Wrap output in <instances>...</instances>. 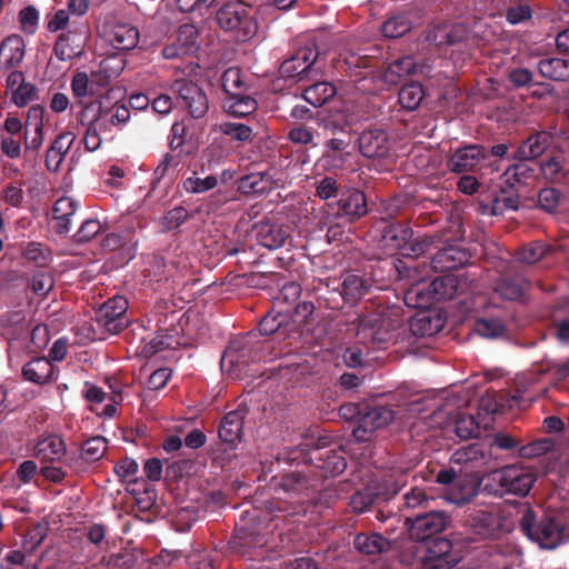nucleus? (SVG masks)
<instances>
[{
	"instance_id": "nucleus-54",
	"label": "nucleus",
	"mask_w": 569,
	"mask_h": 569,
	"mask_svg": "<svg viewBox=\"0 0 569 569\" xmlns=\"http://www.w3.org/2000/svg\"><path fill=\"white\" fill-rule=\"evenodd\" d=\"M81 106L79 112V121L82 126L91 127L97 126L101 120L107 117L106 110L102 108L101 102L98 100L84 103L82 100L78 102Z\"/></svg>"
},
{
	"instance_id": "nucleus-8",
	"label": "nucleus",
	"mask_w": 569,
	"mask_h": 569,
	"mask_svg": "<svg viewBox=\"0 0 569 569\" xmlns=\"http://www.w3.org/2000/svg\"><path fill=\"white\" fill-rule=\"evenodd\" d=\"M216 21L226 31H237L241 41L251 39L258 31L253 10L243 2H228L216 12Z\"/></svg>"
},
{
	"instance_id": "nucleus-6",
	"label": "nucleus",
	"mask_w": 569,
	"mask_h": 569,
	"mask_svg": "<svg viewBox=\"0 0 569 569\" xmlns=\"http://www.w3.org/2000/svg\"><path fill=\"white\" fill-rule=\"evenodd\" d=\"M393 316L387 309L376 310L358 316L351 325L356 327L357 336L362 342L381 348L395 338V331L399 328V320Z\"/></svg>"
},
{
	"instance_id": "nucleus-58",
	"label": "nucleus",
	"mask_w": 569,
	"mask_h": 569,
	"mask_svg": "<svg viewBox=\"0 0 569 569\" xmlns=\"http://www.w3.org/2000/svg\"><path fill=\"white\" fill-rule=\"evenodd\" d=\"M220 132L230 137L232 140L244 142L250 140L252 128L240 122H222L219 126Z\"/></svg>"
},
{
	"instance_id": "nucleus-31",
	"label": "nucleus",
	"mask_w": 569,
	"mask_h": 569,
	"mask_svg": "<svg viewBox=\"0 0 569 569\" xmlns=\"http://www.w3.org/2000/svg\"><path fill=\"white\" fill-rule=\"evenodd\" d=\"M272 177L263 172H251L237 180V190L241 194H264L272 189Z\"/></svg>"
},
{
	"instance_id": "nucleus-25",
	"label": "nucleus",
	"mask_w": 569,
	"mask_h": 569,
	"mask_svg": "<svg viewBox=\"0 0 569 569\" xmlns=\"http://www.w3.org/2000/svg\"><path fill=\"white\" fill-rule=\"evenodd\" d=\"M552 136L547 131H538L530 134L510 157L518 161H532L541 157L551 146Z\"/></svg>"
},
{
	"instance_id": "nucleus-7",
	"label": "nucleus",
	"mask_w": 569,
	"mask_h": 569,
	"mask_svg": "<svg viewBox=\"0 0 569 569\" xmlns=\"http://www.w3.org/2000/svg\"><path fill=\"white\" fill-rule=\"evenodd\" d=\"M302 461L300 463L297 460V469L284 471L280 477L272 478L286 493L292 498H299L300 510L296 511L297 513L306 512L305 502L310 500L311 495L321 483V476H318V472L306 460Z\"/></svg>"
},
{
	"instance_id": "nucleus-47",
	"label": "nucleus",
	"mask_w": 569,
	"mask_h": 569,
	"mask_svg": "<svg viewBox=\"0 0 569 569\" xmlns=\"http://www.w3.org/2000/svg\"><path fill=\"white\" fill-rule=\"evenodd\" d=\"M473 330L479 336L489 339L505 337L508 332L506 322L498 317L477 319Z\"/></svg>"
},
{
	"instance_id": "nucleus-2",
	"label": "nucleus",
	"mask_w": 569,
	"mask_h": 569,
	"mask_svg": "<svg viewBox=\"0 0 569 569\" xmlns=\"http://www.w3.org/2000/svg\"><path fill=\"white\" fill-rule=\"evenodd\" d=\"M308 460L313 470L321 476V481L327 477L338 476L347 468V459L341 446L332 443L328 437H320L316 446L307 451L302 447H296L278 453V463L281 461L291 465L297 460Z\"/></svg>"
},
{
	"instance_id": "nucleus-36",
	"label": "nucleus",
	"mask_w": 569,
	"mask_h": 569,
	"mask_svg": "<svg viewBox=\"0 0 569 569\" xmlns=\"http://www.w3.org/2000/svg\"><path fill=\"white\" fill-rule=\"evenodd\" d=\"M109 41L117 50H131L139 42V31L131 24L119 23L110 31Z\"/></svg>"
},
{
	"instance_id": "nucleus-53",
	"label": "nucleus",
	"mask_w": 569,
	"mask_h": 569,
	"mask_svg": "<svg viewBox=\"0 0 569 569\" xmlns=\"http://www.w3.org/2000/svg\"><path fill=\"white\" fill-rule=\"evenodd\" d=\"M221 86L226 97L239 96V93L246 92V83L242 80L241 70L236 67L223 71Z\"/></svg>"
},
{
	"instance_id": "nucleus-3",
	"label": "nucleus",
	"mask_w": 569,
	"mask_h": 569,
	"mask_svg": "<svg viewBox=\"0 0 569 569\" xmlns=\"http://www.w3.org/2000/svg\"><path fill=\"white\" fill-rule=\"evenodd\" d=\"M266 357V342L260 340L253 331L230 340L222 353L221 370L233 379H242L252 375L249 367Z\"/></svg>"
},
{
	"instance_id": "nucleus-28",
	"label": "nucleus",
	"mask_w": 569,
	"mask_h": 569,
	"mask_svg": "<svg viewBox=\"0 0 569 569\" xmlns=\"http://www.w3.org/2000/svg\"><path fill=\"white\" fill-rule=\"evenodd\" d=\"M246 416L247 410L238 407L222 417L218 428V436L222 442L236 445L241 440Z\"/></svg>"
},
{
	"instance_id": "nucleus-48",
	"label": "nucleus",
	"mask_w": 569,
	"mask_h": 569,
	"mask_svg": "<svg viewBox=\"0 0 569 569\" xmlns=\"http://www.w3.org/2000/svg\"><path fill=\"white\" fill-rule=\"evenodd\" d=\"M425 98V90L421 83L411 81L402 86L398 93L400 106L409 111L416 110Z\"/></svg>"
},
{
	"instance_id": "nucleus-42",
	"label": "nucleus",
	"mask_w": 569,
	"mask_h": 569,
	"mask_svg": "<svg viewBox=\"0 0 569 569\" xmlns=\"http://www.w3.org/2000/svg\"><path fill=\"white\" fill-rule=\"evenodd\" d=\"M223 108L232 117L246 118L256 112L258 102L251 96L242 92L239 96L226 97Z\"/></svg>"
},
{
	"instance_id": "nucleus-37",
	"label": "nucleus",
	"mask_w": 569,
	"mask_h": 569,
	"mask_svg": "<svg viewBox=\"0 0 569 569\" xmlns=\"http://www.w3.org/2000/svg\"><path fill=\"white\" fill-rule=\"evenodd\" d=\"M337 93L336 87L328 81H315L305 86L302 98L313 107H321L331 100Z\"/></svg>"
},
{
	"instance_id": "nucleus-15",
	"label": "nucleus",
	"mask_w": 569,
	"mask_h": 569,
	"mask_svg": "<svg viewBox=\"0 0 569 569\" xmlns=\"http://www.w3.org/2000/svg\"><path fill=\"white\" fill-rule=\"evenodd\" d=\"M198 37L199 32L194 24H181L163 47L162 57L172 60L196 53L199 49Z\"/></svg>"
},
{
	"instance_id": "nucleus-35",
	"label": "nucleus",
	"mask_w": 569,
	"mask_h": 569,
	"mask_svg": "<svg viewBox=\"0 0 569 569\" xmlns=\"http://www.w3.org/2000/svg\"><path fill=\"white\" fill-rule=\"evenodd\" d=\"M417 70V63L411 56L401 57L388 64L383 72L382 79L387 84L397 86L408 76Z\"/></svg>"
},
{
	"instance_id": "nucleus-22",
	"label": "nucleus",
	"mask_w": 569,
	"mask_h": 569,
	"mask_svg": "<svg viewBox=\"0 0 569 569\" xmlns=\"http://www.w3.org/2000/svg\"><path fill=\"white\" fill-rule=\"evenodd\" d=\"M33 451L42 463L62 462L67 456V446L61 436L43 433L38 438Z\"/></svg>"
},
{
	"instance_id": "nucleus-51",
	"label": "nucleus",
	"mask_w": 569,
	"mask_h": 569,
	"mask_svg": "<svg viewBox=\"0 0 569 569\" xmlns=\"http://www.w3.org/2000/svg\"><path fill=\"white\" fill-rule=\"evenodd\" d=\"M107 450V439L102 436H94L81 445L80 459L87 463L100 460Z\"/></svg>"
},
{
	"instance_id": "nucleus-43",
	"label": "nucleus",
	"mask_w": 569,
	"mask_h": 569,
	"mask_svg": "<svg viewBox=\"0 0 569 569\" xmlns=\"http://www.w3.org/2000/svg\"><path fill=\"white\" fill-rule=\"evenodd\" d=\"M1 322L2 329L0 333L9 341L23 337L29 330L28 321L22 311L9 312L2 317Z\"/></svg>"
},
{
	"instance_id": "nucleus-9",
	"label": "nucleus",
	"mask_w": 569,
	"mask_h": 569,
	"mask_svg": "<svg viewBox=\"0 0 569 569\" xmlns=\"http://www.w3.org/2000/svg\"><path fill=\"white\" fill-rule=\"evenodd\" d=\"M318 57L316 47L299 48L280 64V77L296 83L315 80L319 74L316 67Z\"/></svg>"
},
{
	"instance_id": "nucleus-30",
	"label": "nucleus",
	"mask_w": 569,
	"mask_h": 569,
	"mask_svg": "<svg viewBox=\"0 0 569 569\" xmlns=\"http://www.w3.org/2000/svg\"><path fill=\"white\" fill-rule=\"evenodd\" d=\"M24 40L21 36L11 34L0 46V67L6 71L17 68L24 58Z\"/></svg>"
},
{
	"instance_id": "nucleus-19",
	"label": "nucleus",
	"mask_w": 569,
	"mask_h": 569,
	"mask_svg": "<svg viewBox=\"0 0 569 569\" xmlns=\"http://www.w3.org/2000/svg\"><path fill=\"white\" fill-rule=\"evenodd\" d=\"M488 158V149L483 144L469 143L453 151L448 160L451 172L462 173L472 171L482 160Z\"/></svg>"
},
{
	"instance_id": "nucleus-29",
	"label": "nucleus",
	"mask_w": 569,
	"mask_h": 569,
	"mask_svg": "<svg viewBox=\"0 0 569 569\" xmlns=\"http://www.w3.org/2000/svg\"><path fill=\"white\" fill-rule=\"evenodd\" d=\"M256 238L260 246L269 250H276L286 243L289 231L282 224L264 221L256 226Z\"/></svg>"
},
{
	"instance_id": "nucleus-61",
	"label": "nucleus",
	"mask_w": 569,
	"mask_h": 569,
	"mask_svg": "<svg viewBox=\"0 0 569 569\" xmlns=\"http://www.w3.org/2000/svg\"><path fill=\"white\" fill-rule=\"evenodd\" d=\"M431 501H433V498L429 497L423 489L415 487L405 493L403 505L400 509L428 508Z\"/></svg>"
},
{
	"instance_id": "nucleus-60",
	"label": "nucleus",
	"mask_w": 569,
	"mask_h": 569,
	"mask_svg": "<svg viewBox=\"0 0 569 569\" xmlns=\"http://www.w3.org/2000/svg\"><path fill=\"white\" fill-rule=\"evenodd\" d=\"M546 254V247L543 243L535 241L522 246L517 251V259L527 264H532L543 258Z\"/></svg>"
},
{
	"instance_id": "nucleus-13",
	"label": "nucleus",
	"mask_w": 569,
	"mask_h": 569,
	"mask_svg": "<svg viewBox=\"0 0 569 569\" xmlns=\"http://www.w3.org/2000/svg\"><path fill=\"white\" fill-rule=\"evenodd\" d=\"M395 418L393 411L386 406H369L365 403L359 425L352 428V436L358 442L369 441L371 435L386 427Z\"/></svg>"
},
{
	"instance_id": "nucleus-11",
	"label": "nucleus",
	"mask_w": 569,
	"mask_h": 569,
	"mask_svg": "<svg viewBox=\"0 0 569 569\" xmlns=\"http://www.w3.org/2000/svg\"><path fill=\"white\" fill-rule=\"evenodd\" d=\"M128 301L123 297H113L107 300L96 311L97 327L107 333L116 335L128 326Z\"/></svg>"
},
{
	"instance_id": "nucleus-50",
	"label": "nucleus",
	"mask_w": 569,
	"mask_h": 569,
	"mask_svg": "<svg viewBox=\"0 0 569 569\" xmlns=\"http://www.w3.org/2000/svg\"><path fill=\"white\" fill-rule=\"evenodd\" d=\"M289 325L288 317L281 312L270 311L259 322L260 336L282 335Z\"/></svg>"
},
{
	"instance_id": "nucleus-40",
	"label": "nucleus",
	"mask_w": 569,
	"mask_h": 569,
	"mask_svg": "<svg viewBox=\"0 0 569 569\" xmlns=\"http://www.w3.org/2000/svg\"><path fill=\"white\" fill-rule=\"evenodd\" d=\"M170 323L168 327H161L158 325L156 336L150 340L151 352H158L162 349L174 348L179 345V331L174 326L176 315L171 313ZM160 320H158V323Z\"/></svg>"
},
{
	"instance_id": "nucleus-26",
	"label": "nucleus",
	"mask_w": 569,
	"mask_h": 569,
	"mask_svg": "<svg viewBox=\"0 0 569 569\" xmlns=\"http://www.w3.org/2000/svg\"><path fill=\"white\" fill-rule=\"evenodd\" d=\"M339 216H343L349 222H356L368 213L367 197L359 189H349L340 194L338 200Z\"/></svg>"
},
{
	"instance_id": "nucleus-49",
	"label": "nucleus",
	"mask_w": 569,
	"mask_h": 569,
	"mask_svg": "<svg viewBox=\"0 0 569 569\" xmlns=\"http://www.w3.org/2000/svg\"><path fill=\"white\" fill-rule=\"evenodd\" d=\"M369 283L358 274H347L342 281L343 299L348 302H355L363 297L369 290Z\"/></svg>"
},
{
	"instance_id": "nucleus-17",
	"label": "nucleus",
	"mask_w": 569,
	"mask_h": 569,
	"mask_svg": "<svg viewBox=\"0 0 569 569\" xmlns=\"http://www.w3.org/2000/svg\"><path fill=\"white\" fill-rule=\"evenodd\" d=\"M459 562V558L452 551V542L438 537L427 543V550L422 560L423 569H451Z\"/></svg>"
},
{
	"instance_id": "nucleus-18",
	"label": "nucleus",
	"mask_w": 569,
	"mask_h": 569,
	"mask_svg": "<svg viewBox=\"0 0 569 569\" xmlns=\"http://www.w3.org/2000/svg\"><path fill=\"white\" fill-rule=\"evenodd\" d=\"M491 460L490 448L480 442L470 443L457 449L450 461L465 467L467 472H480Z\"/></svg>"
},
{
	"instance_id": "nucleus-27",
	"label": "nucleus",
	"mask_w": 569,
	"mask_h": 569,
	"mask_svg": "<svg viewBox=\"0 0 569 569\" xmlns=\"http://www.w3.org/2000/svg\"><path fill=\"white\" fill-rule=\"evenodd\" d=\"M471 528L479 539H498L503 532L502 519L492 512L479 510L471 516Z\"/></svg>"
},
{
	"instance_id": "nucleus-59",
	"label": "nucleus",
	"mask_w": 569,
	"mask_h": 569,
	"mask_svg": "<svg viewBox=\"0 0 569 569\" xmlns=\"http://www.w3.org/2000/svg\"><path fill=\"white\" fill-rule=\"evenodd\" d=\"M191 217L187 208L178 206L167 211L161 220L164 230L172 231L182 226Z\"/></svg>"
},
{
	"instance_id": "nucleus-12",
	"label": "nucleus",
	"mask_w": 569,
	"mask_h": 569,
	"mask_svg": "<svg viewBox=\"0 0 569 569\" xmlns=\"http://www.w3.org/2000/svg\"><path fill=\"white\" fill-rule=\"evenodd\" d=\"M89 37V27L86 23H70L68 30L62 32L53 47L56 57L60 61H69L80 57Z\"/></svg>"
},
{
	"instance_id": "nucleus-44",
	"label": "nucleus",
	"mask_w": 569,
	"mask_h": 569,
	"mask_svg": "<svg viewBox=\"0 0 569 569\" xmlns=\"http://www.w3.org/2000/svg\"><path fill=\"white\" fill-rule=\"evenodd\" d=\"M77 202L70 197L59 198L52 207L53 219L58 221L57 231L68 233L70 231V218L76 213Z\"/></svg>"
},
{
	"instance_id": "nucleus-45",
	"label": "nucleus",
	"mask_w": 569,
	"mask_h": 569,
	"mask_svg": "<svg viewBox=\"0 0 569 569\" xmlns=\"http://www.w3.org/2000/svg\"><path fill=\"white\" fill-rule=\"evenodd\" d=\"M376 502H387L398 495L401 485L392 476H383L368 485Z\"/></svg>"
},
{
	"instance_id": "nucleus-24",
	"label": "nucleus",
	"mask_w": 569,
	"mask_h": 569,
	"mask_svg": "<svg viewBox=\"0 0 569 569\" xmlns=\"http://www.w3.org/2000/svg\"><path fill=\"white\" fill-rule=\"evenodd\" d=\"M530 283L522 273L502 274L495 283V292L502 299L522 302Z\"/></svg>"
},
{
	"instance_id": "nucleus-5",
	"label": "nucleus",
	"mask_w": 569,
	"mask_h": 569,
	"mask_svg": "<svg viewBox=\"0 0 569 569\" xmlns=\"http://www.w3.org/2000/svg\"><path fill=\"white\" fill-rule=\"evenodd\" d=\"M535 477L517 466H506L490 472L483 483V491L491 496L505 498L507 496L526 497L533 483Z\"/></svg>"
},
{
	"instance_id": "nucleus-33",
	"label": "nucleus",
	"mask_w": 569,
	"mask_h": 569,
	"mask_svg": "<svg viewBox=\"0 0 569 569\" xmlns=\"http://www.w3.org/2000/svg\"><path fill=\"white\" fill-rule=\"evenodd\" d=\"M54 368L48 358H33L22 368V376L26 380L36 385H44L52 380Z\"/></svg>"
},
{
	"instance_id": "nucleus-1",
	"label": "nucleus",
	"mask_w": 569,
	"mask_h": 569,
	"mask_svg": "<svg viewBox=\"0 0 569 569\" xmlns=\"http://www.w3.org/2000/svg\"><path fill=\"white\" fill-rule=\"evenodd\" d=\"M264 522L258 509L242 511L227 543L226 553L248 561H264L274 556L278 546Z\"/></svg>"
},
{
	"instance_id": "nucleus-16",
	"label": "nucleus",
	"mask_w": 569,
	"mask_h": 569,
	"mask_svg": "<svg viewBox=\"0 0 569 569\" xmlns=\"http://www.w3.org/2000/svg\"><path fill=\"white\" fill-rule=\"evenodd\" d=\"M359 152L368 159H385L390 154L392 139L381 128H368L357 138Z\"/></svg>"
},
{
	"instance_id": "nucleus-62",
	"label": "nucleus",
	"mask_w": 569,
	"mask_h": 569,
	"mask_svg": "<svg viewBox=\"0 0 569 569\" xmlns=\"http://www.w3.org/2000/svg\"><path fill=\"white\" fill-rule=\"evenodd\" d=\"M71 90L74 98L82 100L89 94H93V82L89 80L86 72L78 71L73 74L71 80Z\"/></svg>"
},
{
	"instance_id": "nucleus-34",
	"label": "nucleus",
	"mask_w": 569,
	"mask_h": 569,
	"mask_svg": "<svg viewBox=\"0 0 569 569\" xmlns=\"http://www.w3.org/2000/svg\"><path fill=\"white\" fill-rule=\"evenodd\" d=\"M443 323L439 315L420 312L410 320L409 329L415 337H431L443 328Z\"/></svg>"
},
{
	"instance_id": "nucleus-52",
	"label": "nucleus",
	"mask_w": 569,
	"mask_h": 569,
	"mask_svg": "<svg viewBox=\"0 0 569 569\" xmlns=\"http://www.w3.org/2000/svg\"><path fill=\"white\" fill-rule=\"evenodd\" d=\"M412 28V22L407 13H398L391 16L382 24V33L387 38H399L409 32Z\"/></svg>"
},
{
	"instance_id": "nucleus-39",
	"label": "nucleus",
	"mask_w": 569,
	"mask_h": 569,
	"mask_svg": "<svg viewBox=\"0 0 569 569\" xmlns=\"http://www.w3.org/2000/svg\"><path fill=\"white\" fill-rule=\"evenodd\" d=\"M428 288L433 300H451L457 295L459 281L455 274L447 273L435 278Z\"/></svg>"
},
{
	"instance_id": "nucleus-41",
	"label": "nucleus",
	"mask_w": 569,
	"mask_h": 569,
	"mask_svg": "<svg viewBox=\"0 0 569 569\" xmlns=\"http://www.w3.org/2000/svg\"><path fill=\"white\" fill-rule=\"evenodd\" d=\"M170 323L168 327H161L158 325L156 336L150 340L151 352H158L162 349L174 348L179 345V331L174 326L176 315L171 313ZM160 320H158V323Z\"/></svg>"
},
{
	"instance_id": "nucleus-10",
	"label": "nucleus",
	"mask_w": 569,
	"mask_h": 569,
	"mask_svg": "<svg viewBox=\"0 0 569 569\" xmlns=\"http://www.w3.org/2000/svg\"><path fill=\"white\" fill-rule=\"evenodd\" d=\"M450 517L447 512L430 510L407 516L405 525L408 527L410 539L428 543L438 538V535L448 527Z\"/></svg>"
},
{
	"instance_id": "nucleus-20",
	"label": "nucleus",
	"mask_w": 569,
	"mask_h": 569,
	"mask_svg": "<svg viewBox=\"0 0 569 569\" xmlns=\"http://www.w3.org/2000/svg\"><path fill=\"white\" fill-rule=\"evenodd\" d=\"M352 133L336 134L323 143L321 160L323 166L332 169H342L352 144Z\"/></svg>"
},
{
	"instance_id": "nucleus-32",
	"label": "nucleus",
	"mask_w": 569,
	"mask_h": 569,
	"mask_svg": "<svg viewBox=\"0 0 569 569\" xmlns=\"http://www.w3.org/2000/svg\"><path fill=\"white\" fill-rule=\"evenodd\" d=\"M355 549L366 556H376L387 552L391 542L377 532H360L353 539Z\"/></svg>"
},
{
	"instance_id": "nucleus-46",
	"label": "nucleus",
	"mask_w": 569,
	"mask_h": 569,
	"mask_svg": "<svg viewBox=\"0 0 569 569\" xmlns=\"http://www.w3.org/2000/svg\"><path fill=\"white\" fill-rule=\"evenodd\" d=\"M322 128L331 136L352 133L350 114L342 110L331 112L322 119Z\"/></svg>"
},
{
	"instance_id": "nucleus-4",
	"label": "nucleus",
	"mask_w": 569,
	"mask_h": 569,
	"mask_svg": "<svg viewBox=\"0 0 569 569\" xmlns=\"http://www.w3.org/2000/svg\"><path fill=\"white\" fill-rule=\"evenodd\" d=\"M519 527L525 536L543 549H555L565 541V517L558 511L538 515L527 509Z\"/></svg>"
},
{
	"instance_id": "nucleus-64",
	"label": "nucleus",
	"mask_w": 569,
	"mask_h": 569,
	"mask_svg": "<svg viewBox=\"0 0 569 569\" xmlns=\"http://www.w3.org/2000/svg\"><path fill=\"white\" fill-rule=\"evenodd\" d=\"M27 260L33 261L37 266L43 267L49 262V251L40 242H29L23 250Z\"/></svg>"
},
{
	"instance_id": "nucleus-63",
	"label": "nucleus",
	"mask_w": 569,
	"mask_h": 569,
	"mask_svg": "<svg viewBox=\"0 0 569 569\" xmlns=\"http://www.w3.org/2000/svg\"><path fill=\"white\" fill-rule=\"evenodd\" d=\"M37 96V87L31 82H26L21 87H17V89L11 94L10 100L14 106L22 108L34 101Z\"/></svg>"
},
{
	"instance_id": "nucleus-14",
	"label": "nucleus",
	"mask_w": 569,
	"mask_h": 569,
	"mask_svg": "<svg viewBox=\"0 0 569 569\" xmlns=\"http://www.w3.org/2000/svg\"><path fill=\"white\" fill-rule=\"evenodd\" d=\"M172 90L193 119L203 118L209 109V101L203 89L191 80L178 79Z\"/></svg>"
},
{
	"instance_id": "nucleus-56",
	"label": "nucleus",
	"mask_w": 569,
	"mask_h": 569,
	"mask_svg": "<svg viewBox=\"0 0 569 569\" xmlns=\"http://www.w3.org/2000/svg\"><path fill=\"white\" fill-rule=\"evenodd\" d=\"M343 62L351 76H358L361 74L360 72H357L360 69L375 68L378 63V59L376 56L369 53L348 52L343 58Z\"/></svg>"
},
{
	"instance_id": "nucleus-21",
	"label": "nucleus",
	"mask_w": 569,
	"mask_h": 569,
	"mask_svg": "<svg viewBox=\"0 0 569 569\" xmlns=\"http://www.w3.org/2000/svg\"><path fill=\"white\" fill-rule=\"evenodd\" d=\"M380 243L390 254L405 250L412 239L413 231L401 222L382 221Z\"/></svg>"
},
{
	"instance_id": "nucleus-55",
	"label": "nucleus",
	"mask_w": 569,
	"mask_h": 569,
	"mask_svg": "<svg viewBox=\"0 0 569 569\" xmlns=\"http://www.w3.org/2000/svg\"><path fill=\"white\" fill-rule=\"evenodd\" d=\"M218 186V178L213 174L201 178L197 172L182 181V187L188 193H204Z\"/></svg>"
},
{
	"instance_id": "nucleus-57",
	"label": "nucleus",
	"mask_w": 569,
	"mask_h": 569,
	"mask_svg": "<svg viewBox=\"0 0 569 569\" xmlns=\"http://www.w3.org/2000/svg\"><path fill=\"white\" fill-rule=\"evenodd\" d=\"M456 433L459 438L470 439L480 432L479 423L471 415L459 413L455 421Z\"/></svg>"
},
{
	"instance_id": "nucleus-23",
	"label": "nucleus",
	"mask_w": 569,
	"mask_h": 569,
	"mask_svg": "<svg viewBox=\"0 0 569 569\" xmlns=\"http://www.w3.org/2000/svg\"><path fill=\"white\" fill-rule=\"evenodd\" d=\"M471 254L458 244H448L431 258V268L438 272L458 269L469 262Z\"/></svg>"
},
{
	"instance_id": "nucleus-38",
	"label": "nucleus",
	"mask_w": 569,
	"mask_h": 569,
	"mask_svg": "<svg viewBox=\"0 0 569 569\" xmlns=\"http://www.w3.org/2000/svg\"><path fill=\"white\" fill-rule=\"evenodd\" d=\"M538 72L541 77L553 81L569 80V60L547 57L538 62Z\"/></svg>"
}]
</instances>
